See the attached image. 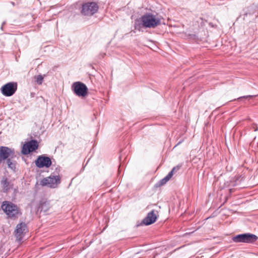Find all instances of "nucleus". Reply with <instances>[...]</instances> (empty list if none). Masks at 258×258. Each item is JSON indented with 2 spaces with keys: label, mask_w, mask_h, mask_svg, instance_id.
Returning a JSON list of instances; mask_svg holds the SVG:
<instances>
[{
  "label": "nucleus",
  "mask_w": 258,
  "mask_h": 258,
  "mask_svg": "<svg viewBox=\"0 0 258 258\" xmlns=\"http://www.w3.org/2000/svg\"><path fill=\"white\" fill-rule=\"evenodd\" d=\"M50 206V204L49 202L44 201L41 202V203L40 204V208H41V210L46 211L49 209Z\"/></svg>",
  "instance_id": "obj_13"
},
{
  "label": "nucleus",
  "mask_w": 258,
  "mask_h": 258,
  "mask_svg": "<svg viewBox=\"0 0 258 258\" xmlns=\"http://www.w3.org/2000/svg\"><path fill=\"white\" fill-rule=\"evenodd\" d=\"M26 231V225L25 223H21L18 224L15 231V235L17 240L19 241H21Z\"/></svg>",
  "instance_id": "obj_10"
},
{
  "label": "nucleus",
  "mask_w": 258,
  "mask_h": 258,
  "mask_svg": "<svg viewBox=\"0 0 258 258\" xmlns=\"http://www.w3.org/2000/svg\"><path fill=\"white\" fill-rule=\"evenodd\" d=\"M179 168H180V166H179L174 167L173 168V169L170 172H172V175H173V173L175 172H177L178 170H179Z\"/></svg>",
  "instance_id": "obj_16"
},
{
  "label": "nucleus",
  "mask_w": 258,
  "mask_h": 258,
  "mask_svg": "<svg viewBox=\"0 0 258 258\" xmlns=\"http://www.w3.org/2000/svg\"><path fill=\"white\" fill-rule=\"evenodd\" d=\"M160 23V19L155 16L151 14H146L141 17V20H137L135 24L136 29H140V26L138 28V25L141 24L145 28H155Z\"/></svg>",
  "instance_id": "obj_1"
},
{
  "label": "nucleus",
  "mask_w": 258,
  "mask_h": 258,
  "mask_svg": "<svg viewBox=\"0 0 258 258\" xmlns=\"http://www.w3.org/2000/svg\"><path fill=\"white\" fill-rule=\"evenodd\" d=\"M14 150L7 147H0V163L10 156L14 155Z\"/></svg>",
  "instance_id": "obj_12"
},
{
  "label": "nucleus",
  "mask_w": 258,
  "mask_h": 258,
  "mask_svg": "<svg viewBox=\"0 0 258 258\" xmlns=\"http://www.w3.org/2000/svg\"><path fill=\"white\" fill-rule=\"evenodd\" d=\"M167 182L166 179L164 177L162 180H160V185H163L165 184Z\"/></svg>",
  "instance_id": "obj_18"
},
{
  "label": "nucleus",
  "mask_w": 258,
  "mask_h": 258,
  "mask_svg": "<svg viewBox=\"0 0 258 258\" xmlns=\"http://www.w3.org/2000/svg\"><path fill=\"white\" fill-rule=\"evenodd\" d=\"M98 8L95 2H87L82 5L81 13L84 15L92 16L98 11Z\"/></svg>",
  "instance_id": "obj_3"
},
{
  "label": "nucleus",
  "mask_w": 258,
  "mask_h": 258,
  "mask_svg": "<svg viewBox=\"0 0 258 258\" xmlns=\"http://www.w3.org/2000/svg\"><path fill=\"white\" fill-rule=\"evenodd\" d=\"M257 130V128H255V131H256Z\"/></svg>",
  "instance_id": "obj_20"
},
{
  "label": "nucleus",
  "mask_w": 258,
  "mask_h": 258,
  "mask_svg": "<svg viewBox=\"0 0 258 258\" xmlns=\"http://www.w3.org/2000/svg\"><path fill=\"white\" fill-rule=\"evenodd\" d=\"M35 164L38 168H48L51 164V161L48 157L41 156L35 161Z\"/></svg>",
  "instance_id": "obj_9"
},
{
  "label": "nucleus",
  "mask_w": 258,
  "mask_h": 258,
  "mask_svg": "<svg viewBox=\"0 0 258 258\" xmlns=\"http://www.w3.org/2000/svg\"><path fill=\"white\" fill-rule=\"evenodd\" d=\"M2 209L9 217H15L19 214L18 207L11 202H3Z\"/></svg>",
  "instance_id": "obj_2"
},
{
  "label": "nucleus",
  "mask_w": 258,
  "mask_h": 258,
  "mask_svg": "<svg viewBox=\"0 0 258 258\" xmlns=\"http://www.w3.org/2000/svg\"><path fill=\"white\" fill-rule=\"evenodd\" d=\"M17 90V84L13 82H10L4 85L1 89L2 93L6 96L13 95Z\"/></svg>",
  "instance_id": "obj_7"
},
{
  "label": "nucleus",
  "mask_w": 258,
  "mask_h": 258,
  "mask_svg": "<svg viewBox=\"0 0 258 258\" xmlns=\"http://www.w3.org/2000/svg\"><path fill=\"white\" fill-rule=\"evenodd\" d=\"M72 90L75 94L79 97H85L87 95L88 88L87 86L82 82H76L72 86Z\"/></svg>",
  "instance_id": "obj_4"
},
{
  "label": "nucleus",
  "mask_w": 258,
  "mask_h": 258,
  "mask_svg": "<svg viewBox=\"0 0 258 258\" xmlns=\"http://www.w3.org/2000/svg\"><path fill=\"white\" fill-rule=\"evenodd\" d=\"M256 235L249 233L237 235L233 237V241L235 242L251 243L257 239Z\"/></svg>",
  "instance_id": "obj_6"
},
{
  "label": "nucleus",
  "mask_w": 258,
  "mask_h": 258,
  "mask_svg": "<svg viewBox=\"0 0 258 258\" xmlns=\"http://www.w3.org/2000/svg\"><path fill=\"white\" fill-rule=\"evenodd\" d=\"M253 96H251V95L239 97L238 99H241L242 98H249L252 97Z\"/></svg>",
  "instance_id": "obj_19"
},
{
  "label": "nucleus",
  "mask_w": 258,
  "mask_h": 258,
  "mask_svg": "<svg viewBox=\"0 0 258 258\" xmlns=\"http://www.w3.org/2000/svg\"><path fill=\"white\" fill-rule=\"evenodd\" d=\"M44 75L42 76L41 75H39L38 76H35V79L36 83L38 85L42 84L44 79Z\"/></svg>",
  "instance_id": "obj_15"
},
{
  "label": "nucleus",
  "mask_w": 258,
  "mask_h": 258,
  "mask_svg": "<svg viewBox=\"0 0 258 258\" xmlns=\"http://www.w3.org/2000/svg\"><path fill=\"white\" fill-rule=\"evenodd\" d=\"M158 212L155 210H152L149 212L147 216L143 220L142 223L145 225H149L154 223L157 218Z\"/></svg>",
  "instance_id": "obj_11"
},
{
  "label": "nucleus",
  "mask_w": 258,
  "mask_h": 258,
  "mask_svg": "<svg viewBox=\"0 0 258 258\" xmlns=\"http://www.w3.org/2000/svg\"><path fill=\"white\" fill-rule=\"evenodd\" d=\"M7 164L9 168L13 170H15L16 169V162L12 161L10 159L7 160Z\"/></svg>",
  "instance_id": "obj_14"
},
{
  "label": "nucleus",
  "mask_w": 258,
  "mask_h": 258,
  "mask_svg": "<svg viewBox=\"0 0 258 258\" xmlns=\"http://www.w3.org/2000/svg\"><path fill=\"white\" fill-rule=\"evenodd\" d=\"M60 183V178L58 176H50L43 178L40 181V184L50 188H56Z\"/></svg>",
  "instance_id": "obj_5"
},
{
  "label": "nucleus",
  "mask_w": 258,
  "mask_h": 258,
  "mask_svg": "<svg viewBox=\"0 0 258 258\" xmlns=\"http://www.w3.org/2000/svg\"><path fill=\"white\" fill-rule=\"evenodd\" d=\"M173 175H172V172H169L165 178L166 179L167 181H169L170 179L172 177Z\"/></svg>",
  "instance_id": "obj_17"
},
{
  "label": "nucleus",
  "mask_w": 258,
  "mask_h": 258,
  "mask_svg": "<svg viewBox=\"0 0 258 258\" xmlns=\"http://www.w3.org/2000/svg\"><path fill=\"white\" fill-rule=\"evenodd\" d=\"M38 143L35 140H32L25 144L22 147V153L24 155L34 151L38 148Z\"/></svg>",
  "instance_id": "obj_8"
}]
</instances>
